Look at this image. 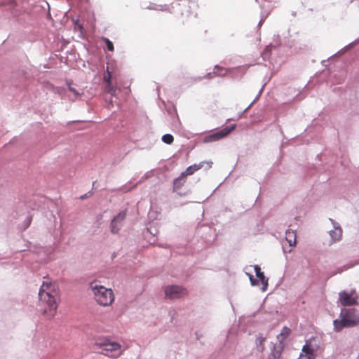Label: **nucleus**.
Wrapping results in <instances>:
<instances>
[{
	"label": "nucleus",
	"instance_id": "c85d7f7f",
	"mask_svg": "<svg viewBox=\"0 0 359 359\" xmlns=\"http://www.w3.org/2000/svg\"><path fill=\"white\" fill-rule=\"evenodd\" d=\"M69 90H70L71 92H72V93L74 94V95H75L76 97H77V96H78L79 93L76 91V90L74 88L72 87L71 86H69Z\"/></svg>",
	"mask_w": 359,
	"mask_h": 359
},
{
	"label": "nucleus",
	"instance_id": "c756f323",
	"mask_svg": "<svg viewBox=\"0 0 359 359\" xmlns=\"http://www.w3.org/2000/svg\"><path fill=\"white\" fill-rule=\"evenodd\" d=\"M264 18H262V19L259 22L258 26H260L262 24V22H264Z\"/></svg>",
	"mask_w": 359,
	"mask_h": 359
},
{
	"label": "nucleus",
	"instance_id": "cd10ccee",
	"mask_svg": "<svg viewBox=\"0 0 359 359\" xmlns=\"http://www.w3.org/2000/svg\"><path fill=\"white\" fill-rule=\"evenodd\" d=\"M290 332V330L287 328V327H284L282 330V332L280 333L281 335L284 336H288Z\"/></svg>",
	"mask_w": 359,
	"mask_h": 359
},
{
	"label": "nucleus",
	"instance_id": "f03ea898",
	"mask_svg": "<svg viewBox=\"0 0 359 359\" xmlns=\"http://www.w3.org/2000/svg\"><path fill=\"white\" fill-rule=\"evenodd\" d=\"M358 325L359 311L355 309H342L339 319L333 321L335 332H340L344 327H353Z\"/></svg>",
	"mask_w": 359,
	"mask_h": 359
},
{
	"label": "nucleus",
	"instance_id": "a878e982",
	"mask_svg": "<svg viewBox=\"0 0 359 359\" xmlns=\"http://www.w3.org/2000/svg\"><path fill=\"white\" fill-rule=\"evenodd\" d=\"M246 274L248 276L250 281V283H251L252 285L255 286V285H257L259 284L258 280L255 279L252 274L248 273H246Z\"/></svg>",
	"mask_w": 359,
	"mask_h": 359
},
{
	"label": "nucleus",
	"instance_id": "f3484780",
	"mask_svg": "<svg viewBox=\"0 0 359 359\" xmlns=\"http://www.w3.org/2000/svg\"><path fill=\"white\" fill-rule=\"evenodd\" d=\"M104 90L111 96H114L116 93V87H114L111 83H106Z\"/></svg>",
	"mask_w": 359,
	"mask_h": 359
},
{
	"label": "nucleus",
	"instance_id": "ddd939ff",
	"mask_svg": "<svg viewBox=\"0 0 359 359\" xmlns=\"http://www.w3.org/2000/svg\"><path fill=\"white\" fill-rule=\"evenodd\" d=\"M265 340H266V337H264L262 334H259L257 336L256 340H255V344H256L257 350L259 352L262 353L264 351V342L265 341Z\"/></svg>",
	"mask_w": 359,
	"mask_h": 359
},
{
	"label": "nucleus",
	"instance_id": "20e7f679",
	"mask_svg": "<svg viewBox=\"0 0 359 359\" xmlns=\"http://www.w3.org/2000/svg\"><path fill=\"white\" fill-rule=\"evenodd\" d=\"M95 346L101 348L102 354L114 358L121 355L123 351L120 344L111 341L109 339L97 341Z\"/></svg>",
	"mask_w": 359,
	"mask_h": 359
},
{
	"label": "nucleus",
	"instance_id": "a211bd4d",
	"mask_svg": "<svg viewBox=\"0 0 359 359\" xmlns=\"http://www.w3.org/2000/svg\"><path fill=\"white\" fill-rule=\"evenodd\" d=\"M162 141L165 144H170L173 142L174 137L170 134H165V135H163Z\"/></svg>",
	"mask_w": 359,
	"mask_h": 359
},
{
	"label": "nucleus",
	"instance_id": "7c9ffc66",
	"mask_svg": "<svg viewBox=\"0 0 359 359\" xmlns=\"http://www.w3.org/2000/svg\"><path fill=\"white\" fill-rule=\"evenodd\" d=\"M351 266H347V267H346V266H344V268H345V269H347L351 268Z\"/></svg>",
	"mask_w": 359,
	"mask_h": 359
},
{
	"label": "nucleus",
	"instance_id": "412c9836",
	"mask_svg": "<svg viewBox=\"0 0 359 359\" xmlns=\"http://www.w3.org/2000/svg\"><path fill=\"white\" fill-rule=\"evenodd\" d=\"M298 359H316V358L313 355L308 353V352H303L302 349Z\"/></svg>",
	"mask_w": 359,
	"mask_h": 359
},
{
	"label": "nucleus",
	"instance_id": "7ed1b4c3",
	"mask_svg": "<svg viewBox=\"0 0 359 359\" xmlns=\"http://www.w3.org/2000/svg\"><path fill=\"white\" fill-rule=\"evenodd\" d=\"M90 289L96 302L102 306H109L114 301V294L111 289L100 285L97 281L91 282Z\"/></svg>",
	"mask_w": 359,
	"mask_h": 359
},
{
	"label": "nucleus",
	"instance_id": "423d86ee",
	"mask_svg": "<svg viewBox=\"0 0 359 359\" xmlns=\"http://www.w3.org/2000/svg\"><path fill=\"white\" fill-rule=\"evenodd\" d=\"M165 297L169 299H179L187 294V290L179 285H170L165 288Z\"/></svg>",
	"mask_w": 359,
	"mask_h": 359
},
{
	"label": "nucleus",
	"instance_id": "4be33fe9",
	"mask_svg": "<svg viewBox=\"0 0 359 359\" xmlns=\"http://www.w3.org/2000/svg\"><path fill=\"white\" fill-rule=\"evenodd\" d=\"M74 29L76 31H79L80 32L83 33L84 32V28L83 27V25L81 24L79 20L74 21Z\"/></svg>",
	"mask_w": 359,
	"mask_h": 359
},
{
	"label": "nucleus",
	"instance_id": "f8f14e48",
	"mask_svg": "<svg viewBox=\"0 0 359 359\" xmlns=\"http://www.w3.org/2000/svg\"><path fill=\"white\" fill-rule=\"evenodd\" d=\"M186 182V177L180 175L179 177L176 178L173 182V191H177L180 190L185 184Z\"/></svg>",
	"mask_w": 359,
	"mask_h": 359
},
{
	"label": "nucleus",
	"instance_id": "9b49d317",
	"mask_svg": "<svg viewBox=\"0 0 359 359\" xmlns=\"http://www.w3.org/2000/svg\"><path fill=\"white\" fill-rule=\"evenodd\" d=\"M285 239L290 246H294L296 244V233L294 231L287 229L285 231Z\"/></svg>",
	"mask_w": 359,
	"mask_h": 359
},
{
	"label": "nucleus",
	"instance_id": "b1692460",
	"mask_svg": "<svg viewBox=\"0 0 359 359\" xmlns=\"http://www.w3.org/2000/svg\"><path fill=\"white\" fill-rule=\"evenodd\" d=\"M260 281L262 284V292H265L268 287V278L265 277L263 279H261Z\"/></svg>",
	"mask_w": 359,
	"mask_h": 359
},
{
	"label": "nucleus",
	"instance_id": "4468645a",
	"mask_svg": "<svg viewBox=\"0 0 359 359\" xmlns=\"http://www.w3.org/2000/svg\"><path fill=\"white\" fill-rule=\"evenodd\" d=\"M281 354V348L280 346L272 345V350L271 352L269 359H278Z\"/></svg>",
	"mask_w": 359,
	"mask_h": 359
},
{
	"label": "nucleus",
	"instance_id": "393cba45",
	"mask_svg": "<svg viewBox=\"0 0 359 359\" xmlns=\"http://www.w3.org/2000/svg\"><path fill=\"white\" fill-rule=\"evenodd\" d=\"M104 41L106 43L107 48L108 50L113 51L114 49L113 43L109 39H108L107 38L104 39Z\"/></svg>",
	"mask_w": 359,
	"mask_h": 359
},
{
	"label": "nucleus",
	"instance_id": "1a4fd4ad",
	"mask_svg": "<svg viewBox=\"0 0 359 359\" xmlns=\"http://www.w3.org/2000/svg\"><path fill=\"white\" fill-rule=\"evenodd\" d=\"M126 217V212L122 211L117 215L111 221V231L112 233H117L120 229L121 222L124 220Z\"/></svg>",
	"mask_w": 359,
	"mask_h": 359
},
{
	"label": "nucleus",
	"instance_id": "5701e85b",
	"mask_svg": "<svg viewBox=\"0 0 359 359\" xmlns=\"http://www.w3.org/2000/svg\"><path fill=\"white\" fill-rule=\"evenodd\" d=\"M104 81L106 83H111V74L108 69L107 70V73L104 76Z\"/></svg>",
	"mask_w": 359,
	"mask_h": 359
},
{
	"label": "nucleus",
	"instance_id": "2eb2a0df",
	"mask_svg": "<svg viewBox=\"0 0 359 359\" xmlns=\"http://www.w3.org/2000/svg\"><path fill=\"white\" fill-rule=\"evenodd\" d=\"M200 168V166L197 165H194L188 167L184 172L181 173V175L187 177L188 175H191L194 173L195 171L198 170Z\"/></svg>",
	"mask_w": 359,
	"mask_h": 359
},
{
	"label": "nucleus",
	"instance_id": "39448f33",
	"mask_svg": "<svg viewBox=\"0 0 359 359\" xmlns=\"http://www.w3.org/2000/svg\"><path fill=\"white\" fill-rule=\"evenodd\" d=\"M358 295L355 289L349 292L342 290L339 293L338 302L343 306L358 305Z\"/></svg>",
	"mask_w": 359,
	"mask_h": 359
},
{
	"label": "nucleus",
	"instance_id": "0eeeda50",
	"mask_svg": "<svg viewBox=\"0 0 359 359\" xmlns=\"http://www.w3.org/2000/svg\"><path fill=\"white\" fill-rule=\"evenodd\" d=\"M303 352H308V353L316 357L318 353L321 352L320 341L318 338H311L306 341L304 345Z\"/></svg>",
	"mask_w": 359,
	"mask_h": 359
},
{
	"label": "nucleus",
	"instance_id": "9d476101",
	"mask_svg": "<svg viewBox=\"0 0 359 359\" xmlns=\"http://www.w3.org/2000/svg\"><path fill=\"white\" fill-rule=\"evenodd\" d=\"M223 137H224V129L220 130L218 132L205 136L204 138V142H215L222 140Z\"/></svg>",
	"mask_w": 359,
	"mask_h": 359
},
{
	"label": "nucleus",
	"instance_id": "6e6552de",
	"mask_svg": "<svg viewBox=\"0 0 359 359\" xmlns=\"http://www.w3.org/2000/svg\"><path fill=\"white\" fill-rule=\"evenodd\" d=\"M329 220L332 224V229L329 231V235L330 236L331 243H334L341 240L343 231L339 223L331 218H330Z\"/></svg>",
	"mask_w": 359,
	"mask_h": 359
},
{
	"label": "nucleus",
	"instance_id": "6ab92c4d",
	"mask_svg": "<svg viewBox=\"0 0 359 359\" xmlns=\"http://www.w3.org/2000/svg\"><path fill=\"white\" fill-rule=\"evenodd\" d=\"M254 270H255L256 276L259 279V280L261 279H263L264 278H265L264 272H262L261 271V268L258 265L254 266Z\"/></svg>",
	"mask_w": 359,
	"mask_h": 359
},
{
	"label": "nucleus",
	"instance_id": "dca6fc26",
	"mask_svg": "<svg viewBox=\"0 0 359 359\" xmlns=\"http://www.w3.org/2000/svg\"><path fill=\"white\" fill-rule=\"evenodd\" d=\"M141 6L144 9H156V4L151 3L149 0H141Z\"/></svg>",
	"mask_w": 359,
	"mask_h": 359
},
{
	"label": "nucleus",
	"instance_id": "bb28decb",
	"mask_svg": "<svg viewBox=\"0 0 359 359\" xmlns=\"http://www.w3.org/2000/svg\"><path fill=\"white\" fill-rule=\"evenodd\" d=\"M236 128V124H231L229 126H226V135L233 131Z\"/></svg>",
	"mask_w": 359,
	"mask_h": 359
},
{
	"label": "nucleus",
	"instance_id": "f257e3e1",
	"mask_svg": "<svg viewBox=\"0 0 359 359\" xmlns=\"http://www.w3.org/2000/svg\"><path fill=\"white\" fill-rule=\"evenodd\" d=\"M60 301L59 292L55 285L43 283L39 292L38 306L40 312L48 319L57 313Z\"/></svg>",
	"mask_w": 359,
	"mask_h": 359
},
{
	"label": "nucleus",
	"instance_id": "aec40b11",
	"mask_svg": "<svg viewBox=\"0 0 359 359\" xmlns=\"http://www.w3.org/2000/svg\"><path fill=\"white\" fill-rule=\"evenodd\" d=\"M223 71V69L222 67H217L216 66L215 68V71L212 72V73H209L208 75L210 76L209 77L210 78H213L215 76V75H220L222 76V72Z\"/></svg>",
	"mask_w": 359,
	"mask_h": 359
}]
</instances>
